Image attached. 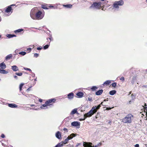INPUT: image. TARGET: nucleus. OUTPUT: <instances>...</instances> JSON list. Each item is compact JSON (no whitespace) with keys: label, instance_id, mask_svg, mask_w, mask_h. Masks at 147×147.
<instances>
[{"label":"nucleus","instance_id":"1a4fd4ad","mask_svg":"<svg viewBox=\"0 0 147 147\" xmlns=\"http://www.w3.org/2000/svg\"><path fill=\"white\" fill-rule=\"evenodd\" d=\"M13 11V9L11 6H7L6 9L5 10V12L7 13H9L10 12H11V13Z\"/></svg>","mask_w":147,"mask_h":147},{"label":"nucleus","instance_id":"0eeeda50","mask_svg":"<svg viewBox=\"0 0 147 147\" xmlns=\"http://www.w3.org/2000/svg\"><path fill=\"white\" fill-rule=\"evenodd\" d=\"M100 105H99L97 106H96L93 107L92 108V109L93 111V112L94 113H96L97 112V110L100 109Z\"/></svg>","mask_w":147,"mask_h":147},{"label":"nucleus","instance_id":"864d4df0","mask_svg":"<svg viewBox=\"0 0 147 147\" xmlns=\"http://www.w3.org/2000/svg\"><path fill=\"white\" fill-rule=\"evenodd\" d=\"M14 78H15L16 79H18V77L17 76L15 75L13 76Z\"/></svg>","mask_w":147,"mask_h":147},{"label":"nucleus","instance_id":"4468645a","mask_svg":"<svg viewBox=\"0 0 147 147\" xmlns=\"http://www.w3.org/2000/svg\"><path fill=\"white\" fill-rule=\"evenodd\" d=\"M103 92V90H99L95 92V94L96 95H100L102 94Z\"/></svg>","mask_w":147,"mask_h":147},{"label":"nucleus","instance_id":"f3484780","mask_svg":"<svg viewBox=\"0 0 147 147\" xmlns=\"http://www.w3.org/2000/svg\"><path fill=\"white\" fill-rule=\"evenodd\" d=\"M6 67V66L3 62L0 63V67L1 68V69H4Z\"/></svg>","mask_w":147,"mask_h":147},{"label":"nucleus","instance_id":"0e129e2a","mask_svg":"<svg viewBox=\"0 0 147 147\" xmlns=\"http://www.w3.org/2000/svg\"><path fill=\"white\" fill-rule=\"evenodd\" d=\"M107 100H108V98H107V99H104V101H107Z\"/></svg>","mask_w":147,"mask_h":147},{"label":"nucleus","instance_id":"ea45409f","mask_svg":"<svg viewBox=\"0 0 147 147\" xmlns=\"http://www.w3.org/2000/svg\"><path fill=\"white\" fill-rule=\"evenodd\" d=\"M86 118V117L84 116L83 118H80L79 119L80 121H82L84 120Z\"/></svg>","mask_w":147,"mask_h":147},{"label":"nucleus","instance_id":"393cba45","mask_svg":"<svg viewBox=\"0 0 147 147\" xmlns=\"http://www.w3.org/2000/svg\"><path fill=\"white\" fill-rule=\"evenodd\" d=\"M63 6L67 8H71L72 7V5L71 4H67L66 5H63Z\"/></svg>","mask_w":147,"mask_h":147},{"label":"nucleus","instance_id":"680f3d73","mask_svg":"<svg viewBox=\"0 0 147 147\" xmlns=\"http://www.w3.org/2000/svg\"><path fill=\"white\" fill-rule=\"evenodd\" d=\"M15 5V4H12V5H10L9 6H11V7L12 6H14Z\"/></svg>","mask_w":147,"mask_h":147},{"label":"nucleus","instance_id":"49530a36","mask_svg":"<svg viewBox=\"0 0 147 147\" xmlns=\"http://www.w3.org/2000/svg\"><path fill=\"white\" fill-rule=\"evenodd\" d=\"M32 48H29L27 49V51H29L28 52V53H29V52H30V51H31L32 50Z\"/></svg>","mask_w":147,"mask_h":147},{"label":"nucleus","instance_id":"4d7b16f0","mask_svg":"<svg viewBox=\"0 0 147 147\" xmlns=\"http://www.w3.org/2000/svg\"><path fill=\"white\" fill-rule=\"evenodd\" d=\"M30 109H33L35 110H38V109H37V108H35V109H32L31 108H30Z\"/></svg>","mask_w":147,"mask_h":147},{"label":"nucleus","instance_id":"ddd939ff","mask_svg":"<svg viewBox=\"0 0 147 147\" xmlns=\"http://www.w3.org/2000/svg\"><path fill=\"white\" fill-rule=\"evenodd\" d=\"M8 106L11 108H15L18 107V105L13 103H9L8 104Z\"/></svg>","mask_w":147,"mask_h":147},{"label":"nucleus","instance_id":"de8ad7c7","mask_svg":"<svg viewBox=\"0 0 147 147\" xmlns=\"http://www.w3.org/2000/svg\"><path fill=\"white\" fill-rule=\"evenodd\" d=\"M50 37L49 38V39L51 41L53 39H52V37L51 35H50Z\"/></svg>","mask_w":147,"mask_h":147},{"label":"nucleus","instance_id":"c03bdc74","mask_svg":"<svg viewBox=\"0 0 147 147\" xmlns=\"http://www.w3.org/2000/svg\"><path fill=\"white\" fill-rule=\"evenodd\" d=\"M49 7L50 8H54V9H56L57 8V7H54V6H53V5H50L49 6Z\"/></svg>","mask_w":147,"mask_h":147},{"label":"nucleus","instance_id":"bb28decb","mask_svg":"<svg viewBox=\"0 0 147 147\" xmlns=\"http://www.w3.org/2000/svg\"><path fill=\"white\" fill-rule=\"evenodd\" d=\"M69 140V139L68 138H67L65 139V140H64L63 141L61 142H62V143L63 144H67L68 141Z\"/></svg>","mask_w":147,"mask_h":147},{"label":"nucleus","instance_id":"338daca9","mask_svg":"<svg viewBox=\"0 0 147 147\" xmlns=\"http://www.w3.org/2000/svg\"><path fill=\"white\" fill-rule=\"evenodd\" d=\"M131 100H130L129 101V104H131Z\"/></svg>","mask_w":147,"mask_h":147},{"label":"nucleus","instance_id":"cd10ccee","mask_svg":"<svg viewBox=\"0 0 147 147\" xmlns=\"http://www.w3.org/2000/svg\"><path fill=\"white\" fill-rule=\"evenodd\" d=\"M63 146V144L62 142H60L57 144L55 147H62Z\"/></svg>","mask_w":147,"mask_h":147},{"label":"nucleus","instance_id":"c9c22d12","mask_svg":"<svg viewBox=\"0 0 147 147\" xmlns=\"http://www.w3.org/2000/svg\"><path fill=\"white\" fill-rule=\"evenodd\" d=\"M41 7L43 9H48V8L47 7L46 5H41Z\"/></svg>","mask_w":147,"mask_h":147},{"label":"nucleus","instance_id":"09e8293b","mask_svg":"<svg viewBox=\"0 0 147 147\" xmlns=\"http://www.w3.org/2000/svg\"><path fill=\"white\" fill-rule=\"evenodd\" d=\"M5 135H4V134H2L1 135V137L2 138H4L5 137Z\"/></svg>","mask_w":147,"mask_h":147},{"label":"nucleus","instance_id":"e433bc0d","mask_svg":"<svg viewBox=\"0 0 147 147\" xmlns=\"http://www.w3.org/2000/svg\"><path fill=\"white\" fill-rule=\"evenodd\" d=\"M15 74L18 76H21L22 75V72L16 73Z\"/></svg>","mask_w":147,"mask_h":147},{"label":"nucleus","instance_id":"a878e982","mask_svg":"<svg viewBox=\"0 0 147 147\" xmlns=\"http://www.w3.org/2000/svg\"><path fill=\"white\" fill-rule=\"evenodd\" d=\"M48 106V105H47L45 103V104H43L41 106L40 108H41V109H47V106Z\"/></svg>","mask_w":147,"mask_h":147},{"label":"nucleus","instance_id":"f03ea898","mask_svg":"<svg viewBox=\"0 0 147 147\" xmlns=\"http://www.w3.org/2000/svg\"><path fill=\"white\" fill-rule=\"evenodd\" d=\"M133 117V115L131 114H128L122 119V122L124 123H130L131 122Z\"/></svg>","mask_w":147,"mask_h":147},{"label":"nucleus","instance_id":"13d9d810","mask_svg":"<svg viewBox=\"0 0 147 147\" xmlns=\"http://www.w3.org/2000/svg\"><path fill=\"white\" fill-rule=\"evenodd\" d=\"M39 101L40 102H41L42 101V99H40L39 100Z\"/></svg>","mask_w":147,"mask_h":147},{"label":"nucleus","instance_id":"f8f14e48","mask_svg":"<svg viewBox=\"0 0 147 147\" xmlns=\"http://www.w3.org/2000/svg\"><path fill=\"white\" fill-rule=\"evenodd\" d=\"M55 136L56 137L59 139L61 138V135L59 131H58L56 133Z\"/></svg>","mask_w":147,"mask_h":147},{"label":"nucleus","instance_id":"bf43d9fd","mask_svg":"<svg viewBox=\"0 0 147 147\" xmlns=\"http://www.w3.org/2000/svg\"><path fill=\"white\" fill-rule=\"evenodd\" d=\"M35 74L34 73L32 75V76L33 77V78H34L35 77Z\"/></svg>","mask_w":147,"mask_h":147},{"label":"nucleus","instance_id":"39448f33","mask_svg":"<svg viewBox=\"0 0 147 147\" xmlns=\"http://www.w3.org/2000/svg\"><path fill=\"white\" fill-rule=\"evenodd\" d=\"M94 113H95L93 112V111L91 109L90 111L84 114V116L86 117V118L87 117H90Z\"/></svg>","mask_w":147,"mask_h":147},{"label":"nucleus","instance_id":"603ef678","mask_svg":"<svg viewBox=\"0 0 147 147\" xmlns=\"http://www.w3.org/2000/svg\"><path fill=\"white\" fill-rule=\"evenodd\" d=\"M102 144V143H100V142L97 145V146H98H98H101Z\"/></svg>","mask_w":147,"mask_h":147},{"label":"nucleus","instance_id":"37998d69","mask_svg":"<svg viewBox=\"0 0 147 147\" xmlns=\"http://www.w3.org/2000/svg\"><path fill=\"white\" fill-rule=\"evenodd\" d=\"M87 98L89 101H91L92 100V97H89Z\"/></svg>","mask_w":147,"mask_h":147},{"label":"nucleus","instance_id":"c756f323","mask_svg":"<svg viewBox=\"0 0 147 147\" xmlns=\"http://www.w3.org/2000/svg\"><path fill=\"white\" fill-rule=\"evenodd\" d=\"M90 145L87 144L86 145L85 147H98L97 145H95L94 146H92V144L91 143H90Z\"/></svg>","mask_w":147,"mask_h":147},{"label":"nucleus","instance_id":"b1692460","mask_svg":"<svg viewBox=\"0 0 147 147\" xmlns=\"http://www.w3.org/2000/svg\"><path fill=\"white\" fill-rule=\"evenodd\" d=\"M116 91L115 90H113L110 91L109 92V94L111 95H113L116 93Z\"/></svg>","mask_w":147,"mask_h":147},{"label":"nucleus","instance_id":"3c124183","mask_svg":"<svg viewBox=\"0 0 147 147\" xmlns=\"http://www.w3.org/2000/svg\"><path fill=\"white\" fill-rule=\"evenodd\" d=\"M50 31L49 30H47V32L46 33L48 34H49V35H50Z\"/></svg>","mask_w":147,"mask_h":147},{"label":"nucleus","instance_id":"5fc2aeb1","mask_svg":"<svg viewBox=\"0 0 147 147\" xmlns=\"http://www.w3.org/2000/svg\"><path fill=\"white\" fill-rule=\"evenodd\" d=\"M31 88V86L29 88H28L27 90H26V91H29V90H30V88Z\"/></svg>","mask_w":147,"mask_h":147},{"label":"nucleus","instance_id":"a18cd8bd","mask_svg":"<svg viewBox=\"0 0 147 147\" xmlns=\"http://www.w3.org/2000/svg\"><path fill=\"white\" fill-rule=\"evenodd\" d=\"M120 80H121L122 82H123L125 80L124 78L123 77H122L120 78Z\"/></svg>","mask_w":147,"mask_h":147},{"label":"nucleus","instance_id":"4c0bfd02","mask_svg":"<svg viewBox=\"0 0 147 147\" xmlns=\"http://www.w3.org/2000/svg\"><path fill=\"white\" fill-rule=\"evenodd\" d=\"M131 99L134 100L135 99V95H134L133 94H131Z\"/></svg>","mask_w":147,"mask_h":147},{"label":"nucleus","instance_id":"9b49d317","mask_svg":"<svg viewBox=\"0 0 147 147\" xmlns=\"http://www.w3.org/2000/svg\"><path fill=\"white\" fill-rule=\"evenodd\" d=\"M76 95L79 98H81L83 97L84 93L82 92H79L76 94Z\"/></svg>","mask_w":147,"mask_h":147},{"label":"nucleus","instance_id":"69168bd1","mask_svg":"<svg viewBox=\"0 0 147 147\" xmlns=\"http://www.w3.org/2000/svg\"><path fill=\"white\" fill-rule=\"evenodd\" d=\"M34 105H33V104L30 105V106L31 107H33V106H34Z\"/></svg>","mask_w":147,"mask_h":147},{"label":"nucleus","instance_id":"6e6d98bb","mask_svg":"<svg viewBox=\"0 0 147 147\" xmlns=\"http://www.w3.org/2000/svg\"><path fill=\"white\" fill-rule=\"evenodd\" d=\"M63 130L64 131H66L67 132L68 131L67 129L66 128H64L63 129Z\"/></svg>","mask_w":147,"mask_h":147},{"label":"nucleus","instance_id":"a211bd4d","mask_svg":"<svg viewBox=\"0 0 147 147\" xmlns=\"http://www.w3.org/2000/svg\"><path fill=\"white\" fill-rule=\"evenodd\" d=\"M77 109H73L71 111V112L70 113L71 115H74L75 114H78L77 111Z\"/></svg>","mask_w":147,"mask_h":147},{"label":"nucleus","instance_id":"58836bf2","mask_svg":"<svg viewBox=\"0 0 147 147\" xmlns=\"http://www.w3.org/2000/svg\"><path fill=\"white\" fill-rule=\"evenodd\" d=\"M38 56H39L38 54L37 53H35L34 54V57H36V58H37L38 57Z\"/></svg>","mask_w":147,"mask_h":147},{"label":"nucleus","instance_id":"4be33fe9","mask_svg":"<svg viewBox=\"0 0 147 147\" xmlns=\"http://www.w3.org/2000/svg\"><path fill=\"white\" fill-rule=\"evenodd\" d=\"M136 80V76H133L131 80V83L132 84H134V83L135 82Z\"/></svg>","mask_w":147,"mask_h":147},{"label":"nucleus","instance_id":"412c9836","mask_svg":"<svg viewBox=\"0 0 147 147\" xmlns=\"http://www.w3.org/2000/svg\"><path fill=\"white\" fill-rule=\"evenodd\" d=\"M13 56L11 54H10L7 56L5 57V60L6 61L12 58Z\"/></svg>","mask_w":147,"mask_h":147},{"label":"nucleus","instance_id":"2f4dec72","mask_svg":"<svg viewBox=\"0 0 147 147\" xmlns=\"http://www.w3.org/2000/svg\"><path fill=\"white\" fill-rule=\"evenodd\" d=\"M26 52L23 51H21L19 53V54L21 55L22 56H23L25 55H26Z\"/></svg>","mask_w":147,"mask_h":147},{"label":"nucleus","instance_id":"a19ab883","mask_svg":"<svg viewBox=\"0 0 147 147\" xmlns=\"http://www.w3.org/2000/svg\"><path fill=\"white\" fill-rule=\"evenodd\" d=\"M24 69L25 70H28L30 71H32L30 69L26 67L24 68Z\"/></svg>","mask_w":147,"mask_h":147},{"label":"nucleus","instance_id":"052dcab7","mask_svg":"<svg viewBox=\"0 0 147 147\" xmlns=\"http://www.w3.org/2000/svg\"><path fill=\"white\" fill-rule=\"evenodd\" d=\"M103 102H102L100 104V105H103Z\"/></svg>","mask_w":147,"mask_h":147},{"label":"nucleus","instance_id":"6e6552de","mask_svg":"<svg viewBox=\"0 0 147 147\" xmlns=\"http://www.w3.org/2000/svg\"><path fill=\"white\" fill-rule=\"evenodd\" d=\"M80 123L79 122H78L77 121H74L71 123V125L72 126H74V127H79L80 125Z\"/></svg>","mask_w":147,"mask_h":147},{"label":"nucleus","instance_id":"f257e3e1","mask_svg":"<svg viewBox=\"0 0 147 147\" xmlns=\"http://www.w3.org/2000/svg\"><path fill=\"white\" fill-rule=\"evenodd\" d=\"M36 9V8H34L31 9L30 13L31 17L34 20L36 19L38 20L41 19L44 17V14L40 11H38L35 13V11Z\"/></svg>","mask_w":147,"mask_h":147},{"label":"nucleus","instance_id":"9d476101","mask_svg":"<svg viewBox=\"0 0 147 147\" xmlns=\"http://www.w3.org/2000/svg\"><path fill=\"white\" fill-rule=\"evenodd\" d=\"M67 98L69 99H72L74 98V94L73 92H71L67 94Z\"/></svg>","mask_w":147,"mask_h":147},{"label":"nucleus","instance_id":"473e14b6","mask_svg":"<svg viewBox=\"0 0 147 147\" xmlns=\"http://www.w3.org/2000/svg\"><path fill=\"white\" fill-rule=\"evenodd\" d=\"M24 85L23 83L21 84L19 86V90L20 92L22 90V88Z\"/></svg>","mask_w":147,"mask_h":147},{"label":"nucleus","instance_id":"7ed1b4c3","mask_svg":"<svg viewBox=\"0 0 147 147\" xmlns=\"http://www.w3.org/2000/svg\"><path fill=\"white\" fill-rule=\"evenodd\" d=\"M101 7V2H93L92 4L89 7V8L93 9H100Z\"/></svg>","mask_w":147,"mask_h":147},{"label":"nucleus","instance_id":"7c9ffc66","mask_svg":"<svg viewBox=\"0 0 147 147\" xmlns=\"http://www.w3.org/2000/svg\"><path fill=\"white\" fill-rule=\"evenodd\" d=\"M98 88L95 86H92L91 88V89L92 90V91H95L96 89H97Z\"/></svg>","mask_w":147,"mask_h":147},{"label":"nucleus","instance_id":"20e7f679","mask_svg":"<svg viewBox=\"0 0 147 147\" xmlns=\"http://www.w3.org/2000/svg\"><path fill=\"white\" fill-rule=\"evenodd\" d=\"M124 3V2L123 0L115 1L113 4V7L116 9L119 8V6L123 5Z\"/></svg>","mask_w":147,"mask_h":147},{"label":"nucleus","instance_id":"79ce46f5","mask_svg":"<svg viewBox=\"0 0 147 147\" xmlns=\"http://www.w3.org/2000/svg\"><path fill=\"white\" fill-rule=\"evenodd\" d=\"M42 49V47L40 46L39 47H38L37 48V49L38 50H40Z\"/></svg>","mask_w":147,"mask_h":147},{"label":"nucleus","instance_id":"774afa93","mask_svg":"<svg viewBox=\"0 0 147 147\" xmlns=\"http://www.w3.org/2000/svg\"><path fill=\"white\" fill-rule=\"evenodd\" d=\"M2 145L3 146H4V143H2Z\"/></svg>","mask_w":147,"mask_h":147},{"label":"nucleus","instance_id":"dca6fc26","mask_svg":"<svg viewBox=\"0 0 147 147\" xmlns=\"http://www.w3.org/2000/svg\"><path fill=\"white\" fill-rule=\"evenodd\" d=\"M77 134L74 133H72L67 138H68L69 140L72 139V138L76 136Z\"/></svg>","mask_w":147,"mask_h":147},{"label":"nucleus","instance_id":"6ab92c4d","mask_svg":"<svg viewBox=\"0 0 147 147\" xmlns=\"http://www.w3.org/2000/svg\"><path fill=\"white\" fill-rule=\"evenodd\" d=\"M16 35L14 34H9L6 35V37L8 38H12L14 37H16Z\"/></svg>","mask_w":147,"mask_h":147},{"label":"nucleus","instance_id":"5701e85b","mask_svg":"<svg viewBox=\"0 0 147 147\" xmlns=\"http://www.w3.org/2000/svg\"><path fill=\"white\" fill-rule=\"evenodd\" d=\"M111 83V81L110 80H107L103 84H102V85L103 86L106 85H108L110 83Z\"/></svg>","mask_w":147,"mask_h":147},{"label":"nucleus","instance_id":"aec40b11","mask_svg":"<svg viewBox=\"0 0 147 147\" xmlns=\"http://www.w3.org/2000/svg\"><path fill=\"white\" fill-rule=\"evenodd\" d=\"M0 73L2 74H7L8 73V72L6 71L4 69L0 68Z\"/></svg>","mask_w":147,"mask_h":147},{"label":"nucleus","instance_id":"f704fd0d","mask_svg":"<svg viewBox=\"0 0 147 147\" xmlns=\"http://www.w3.org/2000/svg\"><path fill=\"white\" fill-rule=\"evenodd\" d=\"M117 83L114 82L112 84L111 86L115 88L117 86Z\"/></svg>","mask_w":147,"mask_h":147},{"label":"nucleus","instance_id":"8fccbe9b","mask_svg":"<svg viewBox=\"0 0 147 147\" xmlns=\"http://www.w3.org/2000/svg\"><path fill=\"white\" fill-rule=\"evenodd\" d=\"M135 147H139V145L138 144H136L134 145Z\"/></svg>","mask_w":147,"mask_h":147},{"label":"nucleus","instance_id":"e2e57ef3","mask_svg":"<svg viewBox=\"0 0 147 147\" xmlns=\"http://www.w3.org/2000/svg\"><path fill=\"white\" fill-rule=\"evenodd\" d=\"M34 81H36L37 80V77H36V78L34 79Z\"/></svg>","mask_w":147,"mask_h":147},{"label":"nucleus","instance_id":"423d86ee","mask_svg":"<svg viewBox=\"0 0 147 147\" xmlns=\"http://www.w3.org/2000/svg\"><path fill=\"white\" fill-rule=\"evenodd\" d=\"M56 100L55 98H51L47 100L45 102V103L48 106H49L52 105V104H50L51 103L53 102H55Z\"/></svg>","mask_w":147,"mask_h":147},{"label":"nucleus","instance_id":"72a5a7b5","mask_svg":"<svg viewBox=\"0 0 147 147\" xmlns=\"http://www.w3.org/2000/svg\"><path fill=\"white\" fill-rule=\"evenodd\" d=\"M50 45L49 44H47L45 45L43 47V48L44 50H46L47 49Z\"/></svg>","mask_w":147,"mask_h":147},{"label":"nucleus","instance_id":"2eb2a0df","mask_svg":"<svg viewBox=\"0 0 147 147\" xmlns=\"http://www.w3.org/2000/svg\"><path fill=\"white\" fill-rule=\"evenodd\" d=\"M11 69L13 71H17L19 70L18 67L15 65L12 66Z\"/></svg>","mask_w":147,"mask_h":147},{"label":"nucleus","instance_id":"c85d7f7f","mask_svg":"<svg viewBox=\"0 0 147 147\" xmlns=\"http://www.w3.org/2000/svg\"><path fill=\"white\" fill-rule=\"evenodd\" d=\"M24 29H18L15 30L14 32L16 33L20 32L23 31Z\"/></svg>","mask_w":147,"mask_h":147}]
</instances>
